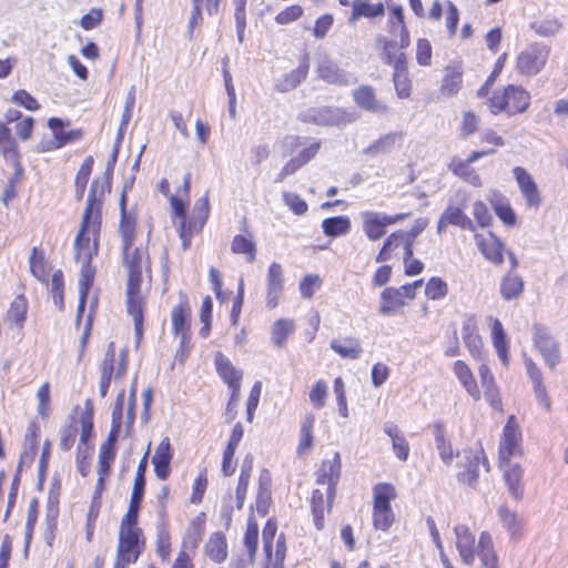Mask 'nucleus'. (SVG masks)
Masks as SVG:
<instances>
[{
	"instance_id": "obj_1",
	"label": "nucleus",
	"mask_w": 568,
	"mask_h": 568,
	"mask_svg": "<svg viewBox=\"0 0 568 568\" xmlns=\"http://www.w3.org/2000/svg\"><path fill=\"white\" fill-rule=\"evenodd\" d=\"M176 192L171 193V185L165 180L160 184V191L169 197L171 207L176 217L180 219L179 235L184 251L191 246V240L203 229L210 213L207 194L199 199L193 207L192 216L187 221L185 209L189 203V180H174Z\"/></svg>"
},
{
	"instance_id": "obj_2",
	"label": "nucleus",
	"mask_w": 568,
	"mask_h": 568,
	"mask_svg": "<svg viewBox=\"0 0 568 568\" xmlns=\"http://www.w3.org/2000/svg\"><path fill=\"white\" fill-rule=\"evenodd\" d=\"M100 229L101 220H97V213L92 215V212H90L88 215H83L81 227L74 242L75 258L81 263V277L79 280L80 296L77 313L78 322L84 311L87 295L94 277L91 260L98 254Z\"/></svg>"
},
{
	"instance_id": "obj_3",
	"label": "nucleus",
	"mask_w": 568,
	"mask_h": 568,
	"mask_svg": "<svg viewBox=\"0 0 568 568\" xmlns=\"http://www.w3.org/2000/svg\"><path fill=\"white\" fill-rule=\"evenodd\" d=\"M455 546L463 564L473 566L476 557L481 568H499V558L489 531H481L478 539L467 525L458 524L454 527Z\"/></svg>"
},
{
	"instance_id": "obj_4",
	"label": "nucleus",
	"mask_w": 568,
	"mask_h": 568,
	"mask_svg": "<svg viewBox=\"0 0 568 568\" xmlns=\"http://www.w3.org/2000/svg\"><path fill=\"white\" fill-rule=\"evenodd\" d=\"M397 498L394 485L378 483L373 487V525L376 529L387 531L395 521L390 503Z\"/></svg>"
},
{
	"instance_id": "obj_5",
	"label": "nucleus",
	"mask_w": 568,
	"mask_h": 568,
	"mask_svg": "<svg viewBox=\"0 0 568 568\" xmlns=\"http://www.w3.org/2000/svg\"><path fill=\"white\" fill-rule=\"evenodd\" d=\"M530 105V93L520 85L509 84L503 91H496L488 100L493 114L506 112L510 115L525 112Z\"/></svg>"
},
{
	"instance_id": "obj_6",
	"label": "nucleus",
	"mask_w": 568,
	"mask_h": 568,
	"mask_svg": "<svg viewBox=\"0 0 568 568\" xmlns=\"http://www.w3.org/2000/svg\"><path fill=\"white\" fill-rule=\"evenodd\" d=\"M132 185V182L125 183L121 194V223H120V235L122 239L123 250V263L125 266H136L143 264L144 251L141 248L132 250V244L135 237V217L125 212V193Z\"/></svg>"
},
{
	"instance_id": "obj_7",
	"label": "nucleus",
	"mask_w": 568,
	"mask_h": 568,
	"mask_svg": "<svg viewBox=\"0 0 568 568\" xmlns=\"http://www.w3.org/2000/svg\"><path fill=\"white\" fill-rule=\"evenodd\" d=\"M128 348L120 349L119 354L115 353V345L113 342L109 343L104 358L100 365L101 378L99 392L102 397H105L112 379H121L128 367Z\"/></svg>"
},
{
	"instance_id": "obj_8",
	"label": "nucleus",
	"mask_w": 568,
	"mask_h": 568,
	"mask_svg": "<svg viewBox=\"0 0 568 568\" xmlns=\"http://www.w3.org/2000/svg\"><path fill=\"white\" fill-rule=\"evenodd\" d=\"M550 55V47L542 42H531L516 58V71L525 77L539 74L546 67Z\"/></svg>"
},
{
	"instance_id": "obj_9",
	"label": "nucleus",
	"mask_w": 568,
	"mask_h": 568,
	"mask_svg": "<svg viewBox=\"0 0 568 568\" xmlns=\"http://www.w3.org/2000/svg\"><path fill=\"white\" fill-rule=\"evenodd\" d=\"M128 270L126 306L129 314L133 317L135 333L142 334L143 297L140 293L142 282V265L125 266Z\"/></svg>"
},
{
	"instance_id": "obj_10",
	"label": "nucleus",
	"mask_w": 568,
	"mask_h": 568,
	"mask_svg": "<svg viewBox=\"0 0 568 568\" xmlns=\"http://www.w3.org/2000/svg\"><path fill=\"white\" fill-rule=\"evenodd\" d=\"M115 565L116 568H128L134 564L144 548L142 530L119 529Z\"/></svg>"
},
{
	"instance_id": "obj_11",
	"label": "nucleus",
	"mask_w": 568,
	"mask_h": 568,
	"mask_svg": "<svg viewBox=\"0 0 568 568\" xmlns=\"http://www.w3.org/2000/svg\"><path fill=\"white\" fill-rule=\"evenodd\" d=\"M456 456L458 457L457 466L460 468L457 474L458 480L474 486L479 476V465L488 466L484 450L481 448H465Z\"/></svg>"
},
{
	"instance_id": "obj_12",
	"label": "nucleus",
	"mask_w": 568,
	"mask_h": 568,
	"mask_svg": "<svg viewBox=\"0 0 568 568\" xmlns=\"http://www.w3.org/2000/svg\"><path fill=\"white\" fill-rule=\"evenodd\" d=\"M409 215L410 213L387 215L385 213L365 211L361 213L363 231L371 241H378L386 234L388 225L396 224Z\"/></svg>"
},
{
	"instance_id": "obj_13",
	"label": "nucleus",
	"mask_w": 568,
	"mask_h": 568,
	"mask_svg": "<svg viewBox=\"0 0 568 568\" xmlns=\"http://www.w3.org/2000/svg\"><path fill=\"white\" fill-rule=\"evenodd\" d=\"M499 463L511 462L523 455L521 432L514 416H509L498 446Z\"/></svg>"
},
{
	"instance_id": "obj_14",
	"label": "nucleus",
	"mask_w": 568,
	"mask_h": 568,
	"mask_svg": "<svg viewBox=\"0 0 568 568\" xmlns=\"http://www.w3.org/2000/svg\"><path fill=\"white\" fill-rule=\"evenodd\" d=\"M534 343L542 356L545 363L555 368L560 363V348L558 342L550 334L549 329L541 325H534Z\"/></svg>"
},
{
	"instance_id": "obj_15",
	"label": "nucleus",
	"mask_w": 568,
	"mask_h": 568,
	"mask_svg": "<svg viewBox=\"0 0 568 568\" xmlns=\"http://www.w3.org/2000/svg\"><path fill=\"white\" fill-rule=\"evenodd\" d=\"M191 320V308L187 302H181L174 306L171 313L173 332L180 336L181 356H185L189 351V329Z\"/></svg>"
},
{
	"instance_id": "obj_16",
	"label": "nucleus",
	"mask_w": 568,
	"mask_h": 568,
	"mask_svg": "<svg viewBox=\"0 0 568 568\" xmlns=\"http://www.w3.org/2000/svg\"><path fill=\"white\" fill-rule=\"evenodd\" d=\"M499 468L503 471V478L507 487L508 494L515 500H521L524 498L525 485H524V469L523 467L513 462L499 463Z\"/></svg>"
},
{
	"instance_id": "obj_17",
	"label": "nucleus",
	"mask_w": 568,
	"mask_h": 568,
	"mask_svg": "<svg viewBox=\"0 0 568 568\" xmlns=\"http://www.w3.org/2000/svg\"><path fill=\"white\" fill-rule=\"evenodd\" d=\"M341 456L335 453L333 459L325 460L321 465L317 474V484L326 485V496L328 501L335 496V487L341 476Z\"/></svg>"
},
{
	"instance_id": "obj_18",
	"label": "nucleus",
	"mask_w": 568,
	"mask_h": 568,
	"mask_svg": "<svg viewBox=\"0 0 568 568\" xmlns=\"http://www.w3.org/2000/svg\"><path fill=\"white\" fill-rule=\"evenodd\" d=\"M283 270L282 266L273 262L267 271L266 277V305L268 308H275L283 293Z\"/></svg>"
},
{
	"instance_id": "obj_19",
	"label": "nucleus",
	"mask_w": 568,
	"mask_h": 568,
	"mask_svg": "<svg viewBox=\"0 0 568 568\" xmlns=\"http://www.w3.org/2000/svg\"><path fill=\"white\" fill-rule=\"evenodd\" d=\"M111 190L110 180H93L87 200V206L83 215L97 213V220L102 221V203L104 195Z\"/></svg>"
},
{
	"instance_id": "obj_20",
	"label": "nucleus",
	"mask_w": 568,
	"mask_h": 568,
	"mask_svg": "<svg viewBox=\"0 0 568 568\" xmlns=\"http://www.w3.org/2000/svg\"><path fill=\"white\" fill-rule=\"evenodd\" d=\"M490 325V336L493 346L497 356L505 367L509 366V341L501 322L498 318L489 316L487 318Z\"/></svg>"
},
{
	"instance_id": "obj_21",
	"label": "nucleus",
	"mask_w": 568,
	"mask_h": 568,
	"mask_svg": "<svg viewBox=\"0 0 568 568\" xmlns=\"http://www.w3.org/2000/svg\"><path fill=\"white\" fill-rule=\"evenodd\" d=\"M475 240L478 250L488 261L495 264L503 263V244L498 237L488 232L487 234H476Z\"/></svg>"
},
{
	"instance_id": "obj_22",
	"label": "nucleus",
	"mask_w": 568,
	"mask_h": 568,
	"mask_svg": "<svg viewBox=\"0 0 568 568\" xmlns=\"http://www.w3.org/2000/svg\"><path fill=\"white\" fill-rule=\"evenodd\" d=\"M313 120L322 125H343L354 122L357 116L355 112H348L338 108H323L315 111Z\"/></svg>"
},
{
	"instance_id": "obj_23",
	"label": "nucleus",
	"mask_w": 568,
	"mask_h": 568,
	"mask_svg": "<svg viewBox=\"0 0 568 568\" xmlns=\"http://www.w3.org/2000/svg\"><path fill=\"white\" fill-rule=\"evenodd\" d=\"M356 105L367 112L384 114L387 105L376 99L375 90L369 85H362L353 92Z\"/></svg>"
},
{
	"instance_id": "obj_24",
	"label": "nucleus",
	"mask_w": 568,
	"mask_h": 568,
	"mask_svg": "<svg viewBox=\"0 0 568 568\" xmlns=\"http://www.w3.org/2000/svg\"><path fill=\"white\" fill-rule=\"evenodd\" d=\"M317 73L322 80L332 84L347 85L353 81L351 74L344 72L335 62L326 58L318 63Z\"/></svg>"
},
{
	"instance_id": "obj_25",
	"label": "nucleus",
	"mask_w": 568,
	"mask_h": 568,
	"mask_svg": "<svg viewBox=\"0 0 568 568\" xmlns=\"http://www.w3.org/2000/svg\"><path fill=\"white\" fill-rule=\"evenodd\" d=\"M384 433L390 438L392 448L395 456L400 462H406L409 456V445L399 427L393 422H387L383 426Z\"/></svg>"
},
{
	"instance_id": "obj_26",
	"label": "nucleus",
	"mask_w": 568,
	"mask_h": 568,
	"mask_svg": "<svg viewBox=\"0 0 568 568\" xmlns=\"http://www.w3.org/2000/svg\"><path fill=\"white\" fill-rule=\"evenodd\" d=\"M172 458L171 454V445L168 437L163 438L159 446L155 449V453L152 458V464L154 465V470L156 476L164 480L168 478L170 473V462Z\"/></svg>"
},
{
	"instance_id": "obj_27",
	"label": "nucleus",
	"mask_w": 568,
	"mask_h": 568,
	"mask_svg": "<svg viewBox=\"0 0 568 568\" xmlns=\"http://www.w3.org/2000/svg\"><path fill=\"white\" fill-rule=\"evenodd\" d=\"M384 4L382 2L372 3L369 0H353L352 2V13L348 18L349 24H355V22L364 17V18H376L384 16Z\"/></svg>"
},
{
	"instance_id": "obj_28",
	"label": "nucleus",
	"mask_w": 568,
	"mask_h": 568,
	"mask_svg": "<svg viewBox=\"0 0 568 568\" xmlns=\"http://www.w3.org/2000/svg\"><path fill=\"white\" fill-rule=\"evenodd\" d=\"M453 372L456 375L459 383L466 389L467 394L474 399H480V392L477 383L474 378L473 372L468 365L463 361H456L453 365Z\"/></svg>"
},
{
	"instance_id": "obj_29",
	"label": "nucleus",
	"mask_w": 568,
	"mask_h": 568,
	"mask_svg": "<svg viewBox=\"0 0 568 568\" xmlns=\"http://www.w3.org/2000/svg\"><path fill=\"white\" fill-rule=\"evenodd\" d=\"M478 372L486 399L494 408H499L501 405L499 390L489 366L487 364H481Z\"/></svg>"
},
{
	"instance_id": "obj_30",
	"label": "nucleus",
	"mask_w": 568,
	"mask_h": 568,
	"mask_svg": "<svg viewBox=\"0 0 568 568\" xmlns=\"http://www.w3.org/2000/svg\"><path fill=\"white\" fill-rule=\"evenodd\" d=\"M204 552L212 561L220 564L227 557V542L223 532H213L205 542Z\"/></svg>"
},
{
	"instance_id": "obj_31",
	"label": "nucleus",
	"mask_w": 568,
	"mask_h": 568,
	"mask_svg": "<svg viewBox=\"0 0 568 568\" xmlns=\"http://www.w3.org/2000/svg\"><path fill=\"white\" fill-rule=\"evenodd\" d=\"M498 518L503 527L508 531L511 538H520L524 528L523 518L505 505L497 510Z\"/></svg>"
},
{
	"instance_id": "obj_32",
	"label": "nucleus",
	"mask_w": 568,
	"mask_h": 568,
	"mask_svg": "<svg viewBox=\"0 0 568 568\" xmlns=\"http://www.w3.org/2000/svg\"><path fill=\"white\" fill-rule=\"evenodd\" d=\"M434 436L436 449L438 450L440 459L445 465L450 466L455 458V452L443 425H435Z\"/></svg>"
},
{
	"instance_id": "obj_33",
	"label": "nucleus",
	"mask_w": 568,
	"mask_h": 568,
	"mask_svg": "<svg viewBox=\"0 0 568 568\" xmlns=\"http://www.w3.org/2000/svg\"><path fill=\"white\" fill-rule=\"evenodd\" d=\"M295 322L291 318L275 321L271 329V341L274 346L282 348L295 331Z\"/></svg>"
},
{
	"instance_id": "obj_34",
	"label": "nucleus",
	"mask_w": 568,
	"mask_h": 568,
	"mask_svg": "<svg viewBox=\"0 0 568 568\" xmlns=\"http://www.w3.org/2000/svg\"><path fill=\"white\" fill-rule=\"evenodd\" d=\"M406 305V301L402 298L398 291L395 287H387L381 293V306L378 308L379 314L389 316L394 315L397 310Z\"/></svg>"
},
{
	"instance_id": "obj_35",
	"label": "nucleus",
	"mask_w": 568,
	"mask_h": 568,
	"mask_svg": "<svg viewBox=\"0 0 568 568\" xmlns=\"http://www.w3.org/2000/svg\"><path fill=\"white\" fill-rule=\"evenodd\" d=\"M332 501H328L326 496V490L322 491L321 489H315L312 494V514L314 518V524L317 529H322L324 527V515L326 509L329 510L332 507Z\"/></svg>"
},
{
	"instance_id": "obj_36",
	"label": "nucleus",
	"mask_w": 568,
	"mask_h": 568,
	"mask_svg": "<svg viewBox=\"0 0 568 568\" xmlns=\"http://www.w3.org/2000/svg\"><path fill=\"white\" fill-rule=\"evenodd\" d=\"M394 87L398 98L406 99L410 95V80L403 55L398 57L395 63Z\"/></svg>"
},
{
	"instance_id": "obj_37",
	"label": "nucleus",
	"mask_w": 568,
	"mask_h": 568,
	"mask_svg": "<svg viewBox=\"0 0 568 568\" xmlns=\"http://www.w3.org/2000/svg\"><path fill=\"white\" fill-rule=\"evenodd\" d=\"M331 348L343 358L349 359H357L363 353L359 342L353 337L333 339Z\"/></svg>"
},
{
	"instance_id": "obj_38",
	"label": "nucleus",
	"mask_w": 568,
	"mask_h": 568,
	"mask_svg": "<svg viewBox=\"0 0 568 568\" xmlns=\"http://www.w3.org/2000/svg\"><path fill=\"white\" fill-rule=\"evenodd\" d=\"M215 365L219 375L229 385H237L242 379V372L237 371L222 353L215 355Z\"/></svg>"
},
{
	"instance_id": "obj_39",
	"label": "nucleus",
	"mask_w": 568,
	"mask_h": 568,
	"mask_svg": "<svg viewBox=\"0 0 568 568\" xmlns=\"http://www.w3.org/2000/svg\"><path fill=\"white\" fill-rule=\"evenodd\" d=\"M499 291L504 300H516L524 292V281L516 273H508L503 277Z\"/></svg>"
},
{
	"instance_id": "obj_40",
	"label": "nucleus",
	"mask_w": 568,
	"mask_h": 568,
	"mask_svg": "<svg viewBox=\"0 0 568 568\" xmlns=\"http://www.w3.org/2000/svg\"><path fill=\"white\" fill-rule=\"evenodd\" d=\"M490 204L496 215L508 226H514L517 222V216L510 206L508 199L494 193L490 197Z\"/></svg>"
},
{
	"instance_id": "obj_41",
	"label": "nucleus",
	"mask_w": 568,
	"mask_h": 568,
	"mask_svg": "<svg viewBox=\"0 0 568 568\" xmlns=\"http://www.w3.org/2000/svg\"><path fill=\"white\" fill-rule=\"evenodd\" d=\"M322 229L326 236H343L351 230V220L345 215L328 217L322 222Z\"/></svg>"
},
{
	"instance_id": "obj_42",
	"label": "nucleus",
	"mask_w": 568,
	"mask_h": 568,
	"mask_svg": "<svg viewBox=\"0 0 568 568\" xmlns=\"http://www.w3.org/2000/svg\"><path fill=\"white\" fill-rule=\"evenodd\" d=\"M116 440H111L110 435L108 436L106 442H104L100 447L99 453V484L104 483L105 476H108L111 464L115 457V450L113 445Z\"/></svg>"
},
{
	"instance_id": "obj_43",
	"label": "nucleus",
	"mask_w": 568,
	"mask_h": 568,
	"mask_svg": "<svg viewBox=\"0 0 568 568\" xmlns=\"http://www.w3.org/2000/svg\"><path fill=\"white\" fill-rule=\"evenodd\" d=\"M320 143L313 142L310 143L307 146H304L301 151H298V154L296 158H293L283 169V173L285 175L294 174L298 168L304 165L306 162H308L318 151Z\"/></svg>"
},
{
	"instance_id": "obj_44",
	"label": "nucleus",
	"mask_w": 568,
	"mask_h": 568,
	"mask_svg": "<svg viewBox=\"0 0 568 568\" xmlns=\"http://www.w3.org/2000/svg\"><path fill=\"white\" fill-rule=\"evenodd\" d=\"M205 529V519L204 515L201 514L196 518H194L186 530V534L183 538V547L185 549H195L204 534Z\"/></svg>"
},
{
	"instance_id": "obj_45",
	"label": "nucleus",
	"mask_w": 568,
	"mask_h": 568,
	"mask_svg": "<svg viewBox=\"0 0 568 568\" xmlns=\"http://www.w3.org/2000/svg\"><path fill=\"white\" fill-rule=\"evenodd\" d=\"M307 73L308 62L304 60L296 69L286 74L276 87L281 92L293 90L306 78Z\"/></svg>"
},
{
	"instance_id": "obj_46",
	"label": "nucleus",
	"mask_w": 568,
	"mask_h": 568,
	"mask_svg": "<svg viewBox=\"0 0 568 568\" xmlns=\"http://www.w3.org/2000/svg\"><path fill=\"white\" fill-rule=\"evenodd\" d=\"M231 250L234 254L245 255V258L248 263L255 261L256 246L251 235H235L231 244Z\"/></svg>"
},
{
	"instance_id": "obj_47",
	"label": "nucleus",
	"mask_w": 568,
	"mask_h": 568,
	"mask_svg": "<svg viewBox=\"0 0 568 568\" xmlns=\"http://www.w3.org/2000/svg\"><path fill=\"white\" fill-rule=\"evenodd\" d=\"M530 29L539 37H555L562 29V23L557 18H546L530 23Z\"/></svg>"
},
{
	"instance_id": "obj_48",
	"label": "nucleus",
	"mask_w": 568,
	"mask_h": 568,
	"mask_svg": "<svg viewBox=\"0 0 568 568\" xmlns=\"http://www.w3.org/2000/svg\"><path fill=\"white\" fill-rule=\"evenodd\" d=\"M258 526L253 517H248L247 527L244 535V546L248 554V562L253 564L257 550Z\"/></svg>"
},
{
	"instance_id": "obj_49",
	"label": "nucleus",
	"mask_w": 568,
	"mask_h": 568,
	"mask_svg": "<svg viewBox=\"0 0 568 568\" xmlns=\"http://www.w3.org/2000/svg\"><path fill=\"white\" fill-rule=\"evenodd\" d=\"M443 215L450 225L459 226L463 230H473L471 220L463 212L460 207L448 205Z\"/></svg>"
},
{
	"instance_id": "obj_50",
	"label": "nucleus",
	"mask_w": 568,
	"mask_h": 568,
	"mask_svg": "<svg viewBox=\"0 0 568 568\" xmlns=\"http://www.w3.org/2000/svg\"><path fill=\"white\" fill-rule=\"evenodd\" d=\"M427 225L428 220L425 217H419L415 221L414 225L407 232H403L406 258L413 255V243L415 239L426 229Z\"/></svg>"
},
{
	"instance_id": "obj_51",
	"label": "nucleus",
	"mask_w": 568,
	"mask_h": 568,
	"mask_svg": "<svg viewBox=\"0 0 568 568\" xmlns=\"http://www.w3.org/2000/svg\"><path fill=\"white\" fill-rule=\"evenodd\" d=\"M252 470V459L245 458L242 465L239 484L236 487L237 508L243 507Z\"/></svg>"
},
{
	"instance_id": "obj_52",
	"label": "nucleus",
	"mask_w": 568,
	"mask_h": 568,
	"mask_svg": "<svg viewBox=\"0 0 568 568\" xmlns=\"http://www.w3.org/2000/svg\"><path fill=\"white\" fill-rule=\"evenodd\" d=\"M328 396V385L324 379H318L308 393L310 403L316 409H321L326 405Z\"/></svg>"
},
{
	"instance_id": "obj_53",
	"label": "nucleus",
	"mask_w": 568,
	"mask_h": 568,
	"mask_svg": "<svg viewBox=\"0 0 568 568\" xmlns=\"http://www.w3.org/2000/svg\"><path fill=\"white\" fill-rule=\"evenodd\" d=\"M124 394L125 390L121 389L116 396V400L114 403V407L112 410V426L110 430V439L116 440L120 429H121V420L123 414V404H124Z\"/></svg>"
},
{
	"instance_id": "obj_54",
	"label": "nucleus",
	"mask_w": 568,
	"mask_h": 568,
	"mask_svg": "<svg viewBox=\"0 0 568 568\" xmlns=\"http://www.w3.org/2000/svg\"><path fill=\"white\" fill-rule=\"evenodd\" d=\"M448 293L447 283L437 276L429 278L425 286V295L427 298L438 301L444 298Z\"/></svg>"
},
{
	"instance_id": "obj_55",
	"label": "nucleus",
	"mask_w": 568,
	"mask_h": 568,
	"mask_svg": "<svg viewBox=\"0 0 568 568\" xmlns=\"http://www.w3.org/2000/svg\"><path fill=\"white\" fill-rule=\"evenodd\" d=\"M397 135L394 133L386 134L365 149V154L378 155L389 152L394 149Z\"/></svg>"
},
{
	"instance_id": "obj_56",
	"label": "nucleus",
	"mask_w": 568,
	"mask_h": 568,
	"mask_svg": "<svg viewBox=\"0 0 568 568\" xmlns=\"http://www.w3.org/2000/svg\"><path fill=\"white\" fill-rule=\"evenodd\" d=\"M518 183L527 205L538 207L541 203V195L536 183L532 180H518Z\"/></svg>"
},
{
	"instance_id": "obj_57",
	"label": "nucleus",
	"mask_w": 568,
	"mask_h": 568,
	"mask_svg": "<svg viewBox=\"0 0 568 568\" xmlns=\"http://www.w3.org/2000/svg\"><path fill=\"white\" fill-rule=\"evenodd\" d=\"M31 273L41 282L48 283V264L41 254H38L37 248L32 250L30 256Z\"/></svg>"
},
{
	"instance_id": "obj_58",
	"label": "nucleus",
	"mask_w": 568,
	"mask_h": 568,
	"mask_svg": "<svg viewBox=\"0 0 568 568\" xmlns=\"http://www.w3.org/2000/svg\"><path fill=\"white\" fill-rule=\"evenodd\" d=\"M399 243L404 244L403 231L394 232L386 239L383 247L376 256V262H385L389 260L393 250L396 248Z\"/></svg>"
},
{
	"instance_id": "obj_59",
	"label": "nucleus",
	"mask_w": 568,
	"mask_h": 568,
	"mask_svg": "<svg viewBox=\"0 0 568 568\" xmlns=\"http://www.w3.org/2000/svg\"><path fill=\"white\" fill-rule=\"evenodd\" d=\"M463 78L462 73L453 71L447 73L443 79L440 92L445 97L456 95L462 87Z\"/></svg>"
},
{
	"instance_id": "obj_60",
	"label": "nucleus",
	"mask_w": 568,
	"mask_h": 568,
	"mask_svg": "<svg viewBox=\"0 0 568 568\" xmlns=\"http://www.w3.org/2000/svg\"><path fill=\"white\" fill-rule=\"evenodd\" d=\"M480 119L473 111H465L462 114L459 124L460 136L466 139L474 134L479 128Z\"/></svg>"
},
{
	"instance_id": "obj_61",
	"label": "nucleus",
	"mask_w": 568,
	"mask_h": 568,
	"mask_svg": "<svg viewBox=\"0 0 568 568\" xmlns=\"http://www.w3.org/2000/svg\"><path fill=\"white\" fill-rule=\"evenodd\" d=\"M28 303L24 297L18 296L13 300L8 311V317L18 325H22L26 320Z\"/></svg>"
},
{
	"instance_id": "obj_62",
	"label": "nucleus",
	"mask_w": 568,
	"mask_h": 568,
	"mask_svg": "<svg viewBox=\"0 0 568 568\" xmlns=\"http://www.w3.org/2000/svg\"><path fill=\"white\" fill-rule=\"evenodd\" d=\"M171 551V542H170V534L164 525H160L158 527V536H156V552L163 559L166 560L170 557Z\"/></svg>"
},
{
	"instance_id": "obj_63",
	"label": "nucleus",
	"mask_w": 568,
	"mask_h": 568,
	"mask_svg": "<svg viewBox=\"0 0 568 568\" xmlns=\"http://www.w3.org/2000/svg\"><path fill=\"white\" fill-rule=\"evenodd\" d=\"M49 128L51 129L55 142L53 148H60L68 141L72 140V133H65L62 128V121L60 119L52 118L49 120Z\"/></svg>"
},
{
	"instance_id": "obj_64",
	"label": "nucleus",
	"mask_w": 568,
	"mask_h": 568,
	"mask_svg": "<svg viewBox=\"0 0 568 568\" xmlns=\"http://www.w3.org/2000/svg\"><path fill=\"white\" fill-rule=\"evenodd\" d=\"M334 23V17L332 13H325L316 19L313 36L316 39H324Z\"/></svg>"
}]
</instances>
